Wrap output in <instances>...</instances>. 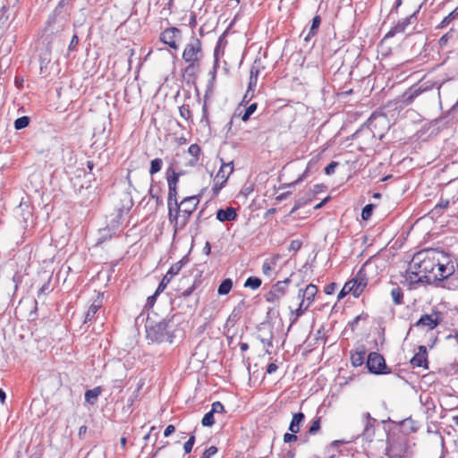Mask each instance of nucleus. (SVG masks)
<instances>
[{"mask_svg":"<svg viewBox=\"0 0 458 458\" xmlns=\"http://www.w3.org/2000/svg\"><path fill=\"white\" fill-rule=\"evenodd\" d=\"M314 198V192L306 191L302 197H300L295 200V203L291 210V214L296 212L298 209L301 208L308 203H310Z\"/></svg>","mask_w":458,"mask_h":458,"instance_id":"aec40b11","label":"nucleus"},{"mask_svg":"<svg viewBox=\"0 0 458 458\" xmlns=\"http://www.w3.org/2000/svg\"><path fill=\"white\" fill-rule=\"evenodd\" d=\"M339 165V163L336 161H331L326 167H325V174L327 175H331L335 173V168Z\"/></svg>","mask_w":458,"mask_h":458,"instance_id":"de8ad7c7","label":"nucleus"},{"mask_svg":"<svg viewBox=\"0 0 458 458\" xmlns=\"http://www.w3.org/2000/svg\"><path fill=\"white\" fill-rule=\"evenodd\" d=\"M374 208L375 205L367 204L361 210V218L365 221L369 220L372 216Z\"/></svg>","mask_w":458,"mask_h":458,"instance_id":"a19ab883","label":"nucleus"},{"mask_svg":"<svg viewBox=\"0 0 458 458\" xmlns=\"http://www.w3.org/2000/svg\"><path fill=\"white\" fill-rule=\"evenodd\" d=\"M217 453V448L214 445L207 448L200 458H211L213 455H215Z\"/></svg>","mask_w":458,"mask_h":458,"instance_id":"09e8293b","label":"nucleus"},{"mask_svg":"<svg viewBox=\"0 0 458 458\" xmlns=\"http://www.w3.org/2000/svg\"><path fill=\"white\" fill-rule=\"evenodd\" d=\"M237 218L236 208L233 207H227L226 208H219L216 211V219L220 222H231Z\"/></svg>","mask_w":458,"mask_h":458,"instance_id":"2eb2a0df","label":"nucleus"},{"mask_svg":"<svg viewBox=\"0 0 458 458\" xmlns=\"http://www.w3.org/2000/svg\"><path fill=\"white\" fill-rule=\"evenodd\" d=\"M409 276L411 282L431 284L443 281L455 272L453 258L438 249H426L417 252L411 259Z\"/></svg>","mask_w":458,"mask_h":458,"instance_id":"f257e3e1","label":"nucleus"},{"mask_svg":"<svg viewBox=\"0 0 458 458\" xmlns=\"http://www.w3.org/2000/svg\"><path fill=\"white\" fill-rule=\"evenodd\" d=\"M242 313V308L241 307V305L234 307L226 320V325L233 326L241 318Z\"/></svg>","mask_w":458,"mask_h":458,"instance_id":"cd10ccee","label":"nucleus"},{"mask_svg":"<svg viewBox=\"0 0 458 458\" xmlns=\"http://www.w3.org/2000/svg\"><path fill=\"white\" fill-rule=\"evenodd\" d=\"M393 302L394 305L403 304V292L401 287L394 286L390 292Z\"/></svg>","mask_w":458,"mask_h":458,"instance_id":"bb28decb","label":"nucleus"},{"mask_svg":"<svg viewBox=\"0 0 458 458\" xmlns=\"http://www.w3.org/2000/svg\"><path fill=\"white\" fill-rule=\"evenodd\" d=\"M308 173H309V168H307L304 171V173L301 176L298 177V179H296L292 183L287 184V186L290 187V186H295V185L299 184L300 182H301L304 180V178L307 176Z\"/></svg>","mask_w":458,"mask_h":458,"instance_id":"052dcab7","label":"nucleus"},{"mask_svg":"<svg viewBox=\"0 0 458 458\" xmlns=\"http://www.w3.org/2000/svg\"><path fill=\"white\" fill-rule=\"evenodd\" d=\"M171 280V278L165 275L156 291L159 293L163 292Z\"/></svg>","mask_w":458,"mask_h":458,"instance_id":"864d4df0","label":"nucleus"},{"mask_svg":"<svg viewBox=\"0 0 458 458\" xmlns=\"http://www.w3.org/2000/svg\"><path fill=\"white\" fill-rule=\"evenodd\" d=\"M455 35V30L451 29L448 32H446L445 34H444L438 40V44L441 47H445L449 40L454 38Z\"/></svg>","mask_w":458,"mask_h":458,"instance_id":"4c0bfd02","label":"nucleus"},{"mask_svg":"<svg viewBox=\"0 0 458 458\" xmlns=\"http://www.w3.org/2000/svg\"><path fill=\"white\" fill-rule=\"evenodd\" d=\"M336 288H337V284L336 283H330L327 285H326V287L324 289V292H325L326 294H332V293H335Z\"/></svg>","mask_w":458,"mask_h":458,"instance_id":"4d7b16f0","label":"nucleus"},{"mask_svg":"<svg viewBox=\"0 0 458 458\" xmlns=\"http://www.w3.org/2000/svg\"><path fill=\"white\" fill-rule=\"evenodd\" d=\"M19 208L22 211V218L24 222H27L31 216V211L30 210V206L27 203H21Z\"/></svg>","mask_w":458,"mask_h":458,"instance_id":"37998d69","label":"nucleus"},{"mask_svg":"<svg viewBox=\"0 0 458 458\" xmlns=\"http://www.w3.org/2000/svg\"><path fill=\"white\" fill-rule=\"evenodd\" d=\"M180 115L185 119L190 120L191 118V111L189 105H182L179 108Z\"/></svg>","mask_w":458,"mask_h":458,"instance_id":"79ce46f5","label":"nucleus"},{"mask_svg":"<svg viewBox=\"0 0 458 458\" xmlns=\"http://www.w3.org/2000/svg\"><path fill=\"white\" fill-rule=\"evenodd\" d=\"M355 284L356 283L354 282L353 279H352L346 282L344 287L348 292V293H352L355 298H358L360 296L361 293L360 292V290L356 291Z\"/></svg>","mask_w":458,"mask_h":458,"instance_id":"e433bc0d","label":"nucleus"},{"mask_svg":"<svg viewBox=\"0 0 458 458\" xmlns=\"http://www.w3.org/2000/svg\"><path fill=\"white\" fill-rule=\"evenodd\" d=\"M455 19H458V6L442 20L437 28H444Z\"/></svg>","mask_w":458,"mask_h":458,"instance_id":"7c9ffc66","label":"nucleus"},{"mask_svg":"<svg viewBox=\"0 0 458 458\" xmlns=\"http://www.w3.org/2000/svg\"><path fill=\"white\" fill-rule=\"evenodd\" d=\"M417 13L418 11L414 12L410 16L400 20L394 27L391 28V30L386 33V38H392L395 36L398 33H403L405 31L406 28L410 25L415 22L417 20Z\"/></svg>","mask_w":458,"mask_h":458,"instance_id":"f8f14e48","label":"nucleus"},{"mask_svg":"<svg viewBox=\"0 0 458 458\" xmlns=\"http://www.w3.org/2000/svg\"><path fill=\"white\" fill-rule=\"evenodd\" d=\"M175 431V427L174 425H168L165 431H164V436L165 437H170L174 432Z\"/></svg>","mask_w":458,"mask_h":458,"instance_id":"0e129e2a","label":"nucleus"},{"mask_svg":"<svg viewBox=\"0 0 458 458\" xmlns=\"http://www.w3.org/2000/svg\"><path fill=\"white\" fill-rule=\"evenodd\" d=\"M309 307L310 306L308 304H306L303 301H301L298 309H296L295 310H291V324L289 328L297 322L298 318L305 313Z\"/></svg>","mask_w":458,"mask_h":458,"instance_id":"5701e85b","label":"nucleus"},{"mask_svg":"<svg viewBox=\"0 0 458 458\" xmlns=\"http://www.w3.org/2000/svg\"><path fill=\"white\" fill-rule=\"evenodd\" d=\"M182 38V32L176 27H169L164 30L159 36V40L174 50L179 48V43Z\"/></svg>","mask_w":458,"mask_h":458,"instance_id":"1a4fd4ad","label":"nucleus"},{"mask_svg":"<svg viewBox=\"0 0 458 458\" xmlns=\"http://www.w3.org/2000/svg\"><path fill=\"white\" fill-rule=\"evenodd\" d=\"M377 270V266L372 262L371 259L367 260L357 272L356 276L352 278L355 284L356 291L360 290L362 293L365 288L367 287L369 279L370 274Z\"/></svg>","mask_w":458,"mask_h":458,"instance_id":"423d86ee","label":"nucleus"},{"mask_svg":"<svg viewBox=\"0 0 458 458\" xmlns=\"http://www.w3.org/2000/svg\"><path fill=\"white\" fill-rule=\"evenodd\" d=\"M302 246V242L300 240H293L291 242L288 250L290 251L297 252Z\"/></svg>","mask_w":458,"mask_h":458,"instance_id":"3c124183","label":"nucleus"},{"mask_svg":"<svg viewBox=\"0 0 458 458\" xmlns=\"http://www.w3.org/2000/svg\"><path fill=\"white\" fill-rule=\"evenodd\" d=\"M158 294H159V293H157V292L156 291L154 294H152L151 296L148 297L145 307H146V308H151V307H153V305H154V304H155V302H156L157 296Z\"/></svg>","mask_w":458,"mask_h":458,"instance_id":"6e6d98bb","label":"nucleus"},{"mask_svg":"<svg viewBox=\"0 0 458 458\" xmlns=\"http://www.w3.org/2000/svg\"><path fill=\"white\" fill-rule=\"evenodd\" d=\"M297 439H298L297 433L291 432V433H285L284 435V442L285 444H291L293 442L297 441Z\"/></svg>","mask_w":458,"mask_h":458,"instance_id":"603ef678","label":"nucleus"},{"mask_svg":"<svg viewBox=\"0 0 458 458\" xmlns=\"http://www.w3.org/2000/svg\"><path fill=\"white\" fill-rule=\"evenodd\" d=\"M214 412L210 410L202 418L201 424L204 427H212L215 424Z\"/></svg>","mask_w":458,"mask_h":458,"instance_id":"ea45409f","label":"nucleus"},{"mask_svg":"<svg viewBox=\"0 0 458 458\" xmlns=\"http://www.w3.org/2000/svg\"><path fill=\"white\" fill-rule=\"evenodd\" d=\"M180 174L176 173L171 165L166 170V180L168 184V195H167V208H168V217H172V212H174V207L178 204L177 199V184L179 182Z\"/></svg>","mask_w":458,"mask_h":458,"instance_id":"39448f33","label":"nucleus"},{"mask_svg":"<svg viewBox=\"0 0 458 458\" xmlns=\"http://www.w3.org/2000/svg\"><path fill=\"white\" fill-rule=\"evenodd\" d=\"M259 74V68L258 66H256L255 64L252 65L250 68V78L258 80Z\"/></svg>","mask_w":458,"mask_h":458,"instance_id":"e2e57ef3","label":"nucleus"},{"mask_svg":"<svg viewBox=\"0 0 458 458\" xmlns=\"http://www.w3.org/2000/svg\"><path fill=\"white\" fill-rule=\"evenodd\" d=\"M30 123V118L29 116L24 115V116L19 117L14 121V128L17 131L22 130V129L28 127Z\"/></svg>","mask_w":458,"mask_h":458,"instance_id":"72a5a7b5","label":"nucleus"},{"mask_svg":"<svg viewBox=\"0 0 458 458\" xmlns=\"http://www.w3.org/2000/svg\"><path fill=\"white\" fill-rule=\"evenodd\" d=\"M179 317L174 314L169 318L157 320L155 316L148 315L145 324L147 339L151 343H174L180 331L176 327Z\"/></svg>","mask_w":458,"mask_h":458,"instance_id":"f03ea898","label":"nucleus"},{"mask_svg":"<svg viewBox=\"0 0 458 458\" xmlns=\"http://www.w3.org/2000/svg\"><path fill=\"white\" fill-rule=\"evenodd\" d=\"M427 356V348L424 345H420L418 352L414 354L410 362L413 367L428 369Z\"/></svg>","mask_w":458,"mask_h":458,"instance_id":"4468645a","label":"nucleus"},{"mask_svg":"<svg viewBox=\"0 0 458 458\" xmlns=\"http://www.w3.org/2000/svg\"><path fill=\"white\" fill-rule=\"evenodd\" d=\"M195 287H196V286H195V283H194L192 285H191V286H190V287H188L187 289L183 290V291L180 293V295H179V296H180V297H182V298H184V299H185V298H187V297H189V296H190V295H191V294H192V293L194 292Z\"/></svg>","mask_w":458,"mask_h":458,"instance_id":"5fc2aeb1","label":"nucleus"},{"mask_svg":"<svg viewBox=\"0 0 458 458\" xmlns=\"http://www.w3.org/2000/svg\"><path fill=\"white\" fill-rule=\"evenodd\" d=\"M366 366L371 374L387 375L391 373V369L386 364L385 358L377 352H372L368 355Z\"/></svg>","mask_w":458,"mask_h":458,"instance_id":"0eeeda50","label":"nucleus"},{"mask_svg":"<svg viewBox=\"0 0 458 458\" xmlns=\"http://www.w3.org/2000/svg\"><path fill=\"white\" fill-rule=\"evenodd\" d=\"M290 282V278H285L284 280L278 281L277 283L273 284L270 291L264 295L265 300L267 302L272 303L279 302L281 298H283L285 295Z\"/></svg>","mask_w":458,"mask_h":458,"instance_id":"9d476101","label":"nucleus"},{"mask_svg":"<svg viewBox=\"0 0 458 458\" xmlns=\"http://www.w3.org/2000/svg\"><path fill=\"white\" fill-rule=\"evenodd\" d=\"M442 321L440 312H433L431 314H423L415 323V327H427L432 330L436 328Z\"/></svg>","mask_w":458,"mask_h":458,"instance_id":"9b49d317","label":"nucleus"},{"mask_svg":"<svg viewBox=\"0 0 458 458\" xmlns=\"http://www.w3.org/2000/svg\"><path fill=\"white\" fill-rule=\"evenodd\" d=\"M423 91L424 89L421 87H411L402 95L403 103L405 104L406 106L411 104L413 100L417 97H419Z\"/></svg>","mask_w":458,"mask_h":458,"instance_id":"a211bd4d","label":"nucleus"},{"mask_svg":"<svg viewBox=\"0 0 458 458\" xmlns=\"http://www.w3.org/2000/svg\"><path fill=\"white\" fill-rule=\"evenodd\" d=\"M233 288V281L230 278H226L221 282L218 286L217 293L219 295H226L228 294Z\"/></svg>","mask_w":458,"mask_h":458,"instance_id":"c85d7f7f","label":"nucleus"},{"mask_svg":"<svg viewBox=\"0 0 458 458\" xmlns=\"http://www.w3.org/2000/svg\"><path fill=\"white\" fill-rule=\"evenodd\" d=\"M203 121H206L207 123H208V106H207L206 103L202 106L201 122H203Z\"/></svg>","mask_w":458,"mask_h":458,"instance_id":"69168bd1","label":"nucleus"},{"mask_svg":"<svg viewBox=\"0 0 458 458\" xmlns=\"http://www.w3.org/2000/svg\"><path fill=\"white\" fill-rule=\"evenodd\" d=\"M211 411L214 412V414H220L225 412L224 404L219 401H216L212 403Z\"/></svg>","mask_w":458,"mask_h":458,"instance_id":"49530a36","label":"nucleus"},{"mask_svg":"<svg viewBox=\"0 0 458 458\" xmlns=\"http://www.w3.org/2000/svg\"><path fill=\"white\" fill-rule=\"evenodd\" d=\"M368 314H360L357 317H355L352 321L349 322V327H351V329L353 331L355 330V328L357 327L359 322L363 319V320H366L368 318Z\"/></svg>","mask_w":458,"mask_h":458,"instance_id":"a18cd8bd","label":"nucleus"},{"mask_svg":"<svg viewBox=\"0 0 458 458\" xmlns=\"http://www.w3.org/2000/svg\"><path fill=\"white\" fill-rule=\"evenodd\" d=\"M222 165L216 174V175L214 178V184L212 187V191L214 195H217L219 191L222 190V188L226 183L230 174L233 171V162L230 163H225L223 159H221Z\"/></svg>","mask_w":458,"mask_h":458,"instance_id":"6e6552de","label":"nucleus"},{"mask_svg":"<svg viewBox=\"0 0 458 458\" xmlns=\"http://www.w3.org/2000/svg\"><path fill=\"white\" fill-rule=\"evenodd\" d=\"M320 425H321V417H315L309 428V434L310 435H316L320 430Z\"/></svg>","mask_w":458,"mask_h":458,"instance_id":"c9c22d12","label":"nucleus"},{"mask_svg":"<svg viewBox=\"0 0 458 458\" xmlns=\"http://www.w3.org/2000/svg\"><path fill=\"white\" fill-rule=\"evenodd\" d=\"M262 284V281L260 278L257 276H250L246 279L244 283V286L250 288L252 290L258 289Z\"/></svg>","mask_w":458,"mask_h":458,"instance_id":"473e14b6","label":"nucleus"},{"mask_svg":"<svg viewBox=\"0 0 458 458\" xmlns=\"http://www.w3.org/2000/svg\"><path fill=\"white\" fill-rule=\"evenodd\" d=\"M182 267V261L174 263L170 267V268L166 272L165 276L172 279L174 276H176L180 272Z\"/></svg>","mask_w":458,"mask_h":458,"instance_id":"58836bf2","label":"nucleus"},{"mask_svg":"<svg viewBox=\"0 0 458 458\" xmlns=\"http://www.w3.org/2000/svg\"><path fill=\"white\" fill-rule=\"evenodd\" d=\"M367 350L365 345L361 344L355 351L351 352V362L353 367H360L364 363Z\"/></svg>","mask_w":458,"mask_h":458,"instance_id":"f3484780","label":"nucleus"},{"mask_svg":"<svg viewBox=\"0 0 458 458\" xmlns=\"http://www.w3.org/2000/svg\"><path fill=\"white\" fill-rule=\"evenodd\" d=\"M149 196L151 199H156L157 205L162 204V199L158 196L157 192L154 191L153 186L151 185L149 189Z\"/></svg>","mask_w":458,"mask_h":458,"instance_id":"bf43d9fd","label":"nucleus"},{"mask_svg":"<svg viewBox=\"0 0 458 458\" xmlns=\"http://www.w3.org/2000/svg\"><path fill=\"white\" fill-rule=\"evenodd\" d=\"M200 201L199 195L185 197L181 202L174 207L172 217H168L171 224L174 225V231L176 233L179 230H182L189 222L192 213L196 210Z\"/></svg>","mask_w":458,"mask_h":458,"instance_id":"20e7f679","label":"nucleus"},{"mask_svg":"<svg viewBox=\"0 0 458 458\" xmlns=\"http://www.w3.org/2000/svg\"><path fill=\"white\" fill-rule=\"evenodd\" d=\"M366 419L362 436L369 441H371L375 435V423L376 420L370 416L369 412L364 413Z\"/></svg>","mask_w":458,"mask_h":458,"instance_id":"dca6fc26","label":"nucleus"},{"mask_svg":"<svg viewBox=\"0 0 458 458\" xmlns=\"http://www.w3.org/2000/svg\"><path fill=\"white\" fill-rule=\"evenodd\" d=\"M320 23H321L320 15H315L312 19L310 30L304 38V41L309 42L312 37H314L318 34Z\"/></svg>","mask_w":458,"mask_h":458,"instance_id":"412c9836","label":"nucleus"},{"mask_svg":"<svg viewBox=\"0 0 458 458\" xmlns=\"http://www.w3.org/2000/svg\"><path fill=\"white\" fill-rule=\"evenodd\" d=\"M318 293V287L310 284L306 286L305 289H300L298 293V297L301 298V301L305 302L309 306L314 301V298Z\"/></svg>","mask_w":458,"mask_h":458,"instance_id":"ddd939ff","label":"nucleus"},{"mask_svg":"<svg viewBox=\"0 0 458 458\" xmlns=\"http://www.w3.org/2000/svg\"><path fill=\"white\" fill-rule=\"evenodd\" d=\"M79 44V38L76 34H74L71 39V42L69 44V47H68V49L69 51H73L75 50L76 47L78 46Z\"/></svg>","mask_w":458,"mask_h":458,"instance_id":"13d9d810","label":"nucleus"},{"mask_svg":"<svg viewBox=\"0 0 458 458\" xmlns=\"http://www.w3.org/2000/svg\"><path fill=\"white\" fill-rule=\"evenodd\" d=\"M258 104L252 103L249 106H247L244 110L243 114H239L238 116L241 117V119L243 122H247L250 120V116L254 114V112L257 110Z\"/></svg>","mask_w":458,"mask_h":458,"instance_id":"c756f323","label":"nucleus"},{"mask_svg":"<svg viewBox=\"0 0 458 458\" xmlns=\"http://www.w3.org/2000/svg\"><path fill=\"white\" fill-rule=\"evenodd\" d=\"M273 267L271 264L267 261H265L262 265V272L266 276H269L270 272L272 271Z\"/></svg>","mask_w":458,"mask_h":458,"instance_id":"680f3d73","label":"nucleus"},{"mask_svg":"<svg viewBox=\"0 0 458 458\" xmlns=\"http://www.w3.org/2000/svg\"><path fill=\"white\" fill-rule=\"evenodd\" d=\"M304 420L305 415L303 412L300 411L294 413L289 425V431L293 433H298Z\"/></svg>","mask_w":458,"mask_h":458,"instance_id":"6ab92c4d","label":"nucleus"},{"mask_svg":"<svg viewBox=\"0 0 458 458\" xmlns=\"http://www.w3.org/2000/svg\"><path fill=\"white\" fill-rule=\"evenodd\" d=\"M64 0L60 1L58 6L55 9L53 14H51L47 20V28L51 26L52 22H55L56 14L61 13V8L64 6Z\"/></svg>","mask_w":458,"mask_h":458,"instance_id":"c03bdc74","label":"nucleus"},{"mask_svg":"<svg viewBox=\"0 0 458 458\" xmlns=\"http://www.w3.org/2000/svg\"><path fill=\"white\" fill-rule=\"evenodd\" d=\"M401 426L405 430H407L408 433L416 432L418 430V426L416 425V422L411 418H407V419L403 420L401 422Z\"/></svg>","mask_w":458,"mask_h":458,"instance_id":"2f4dec72","label":"nucleus"},{"mask_svg":"<svg viewBox=\"0 0 458 458\" xmlns=\"http://www.w3.org/2000/svg\"><path fill=\"white\" fill-rule=\"evenodd\" d=\"M101 306H102V303L100 301H95L89 306V308L85 315L84 323H88V322L91 321L95 318L96 314L98 313V311L99 310Z\"/></svg>","mask_w":458,"mask_h":458,"instance_id":"a878e982","label":"nucleus"},{"mask_svg":"<svg viewBox=\"0 0 458 458\" xmlns=\"http://www.w3.org/2000/svg\"><path fill=\"white\" fill-rule=\"evenodd\" d=\"M450 202L446 199L440 198L439 202L431 209L429 214L434 216H441L444 213V210L448 208Z\"/></svg>","mask_w":458,"mask_h":458,"instance_id":"4be33fe9","label":"nucleus"},{"mask_svg":"<svg viewBox=\"0 0 458 458\" xmlns=\"http://www.w3.org/2000/svg\"><path fill=\"white\" fill-rule=\"evenodd\" d=\"M188 152L194 157L198 158L199 156L201 149L198 144H191L189 148Z\"/></svg>","mask_w":458,"mask_h":458,"instance_id":"8fccbe9b","label":"nucleus"},{"mask_svg":"<svg viewBox=\"0 0 458 458\" xmlns=\"http://www.w3.org/2000/svg\"><path fill=\"white\" fill-rule=\"evenodd\" d=\"M203 58L204 51L202 42L193 32L189 41L185 44L182 54V59L187 64L183 69V75L191 79H195L197 74L200 72Z\"/></svg>","mask_w":458,"mask_h":458,"instance_id":"7ed1b4c3","label":"nucleus"},{"mask_svg":"<svg viewBox=\"0 0 458 458\" xmlns=\"http://www.w3.org/2000/svg\"><path fill=\"white\" fill-rule=\"evenodd\" d=\"M102 393V387L101 386H96L93 389H89L85 392L84 398L85 402L95 404L96 401L98 400V396Z\"/></svg>","mask_w":458,"mask_h":458,"instance_id":"393cba45","label":"nucleus"},{"mask_svg":"<svg viewBox=\"0 0 458 458\" xmlns=\"http://www.w3.org/2000/svg\"><path fill=\"white\" fill-rule=\"evenodd\" d=\"M163 165V160L159 157H157L150 162V167H149V174L151 175L156 174L158 173Z\"/></svg>","mask_w":458,"mask_h":458,"instance_id":"f704fd0d","label":"nucleus"},{"mask_svg":"<svg viewBox=\"0 0 458 458\" xmlns=\"http://www.w3.org/2000/svg\"><path fill=\"white\" fill-rule=\"evenodd\" d=\"M278 367L276 363H269L267 367V373L272 374L277 370Z\"/></svg>","mask_w":458,"mask_h":458,"instance_id":"774afa93","label":"nucleus"},{"mask_svg":"<svg viewBox=\"0 0 458 458\" xmlns=\"http://www.w3.org/2000/svg\"><path fill=\"white\" fill-rule=\"evenodd\" d=\"M23 78L22 77H20V76H16L14 78V84L16 86L17 89H22L23 87Z\"/></svg>","mask_w":458,"mask_h":458,"instance_id":"338daca9","label":"nucleus"},{"mask_svg":"<svg viewBox=\"0 0 458 458\" xmlns=\"http://www.w3.org/2000/svg\"><path fill=\"white\" fill-rule=\"evenodd\" d=\"M386 455L389 458H403L404 450L400 445L391 444L386 448Z\"/></svg>","mask_w":458,"mask_h":458,"instance_id":"b1692460","label":"nucleus"}]
</instances>
